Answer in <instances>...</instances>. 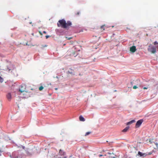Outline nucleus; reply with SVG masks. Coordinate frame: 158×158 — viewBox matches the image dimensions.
I'll use <instances>...</instances> for the list:
<instances>
[{
	"label": "nucleus",
	"mask_w": 158,
	"mask_h": 158,
	"mask_svg": "<svg viewBox=\"0 0 158 158\" xmlns=\"http://www.w3.org/2000/svg\"><path fill=\"white\" fill-rule=\"evenodd\" d=\"M3 81V80H0V82H2Z\"/></svg>",
	"instance_id": "nucleus-24"
},
{
	"label": "nucleus",
	"mask_w": 158,
	"mask_h": 158,
	"mask_svg": "<svg viewBox=\"0 0 158 158\" xmlns=\"http://www.w3.org/2000/svg\"><path fill=\"white\" fill-rule=\"evenodd\" d=\"M6 98L8 100L10 101L12 98L11 95L10 93H8L6 95Z\"/></svg>",
	"instance_id": "nucleus-6"
},
{
	"label": "nucleus",
	"mask_w": 158,
	"mask_h": 158,
	"mask_svg": "<svg viewBox=\"0 0 158 158\" xmlns=\"http://www.w3.org/2000/svg\"><path fill=\"white\" fill-rule=\"evenodd\" d=\"M105 26V25H102L101 27L100 28L101 29V30L102 31H103L105 30V29L104 28Z\"/></svg>",
	"instance_id": "nucleus-13"
},
{
	"label": "nucleus",
	"mask_w": 158,
	"mask_h": 158,
	"mask_svg": "<svg viewBox=\"0 0 158 158\" xmlns=\"http://www.w3.org/2000/svg\"><path fill=\"white\" fill-rule=\"evenodd\" d=\"M143 89H147V87H144L143 88Z\"/></svg>",
	"instance_id": "nucleus-26"
},
{
	"label": "nucleus",
	"mask_w": 158,
	"mask_h": 158,
	"mask_svg": "<svg viewBox=\"0 0 158 158\" xmlns=\"http://www.w3.org/2000/svg\"><path fill=\"white\" fill-rule=\"evenodd\" d=\"M148 50L149 52H150L154 54L156 53V49L155 46L149 45L148 46Z\"/></svg>",
	"instance_id": "nucleus-2"
},
{
	"label": "nucleus",
	"mask_w": 158,
	"mask_h": 158,
	"mask_svg": "<svg viewBox=\"0 0 158 158\" xmlns=\"http://www.w3.org/2000/svg\"><path fill=\"white\" fill-rule=\"evenodd\" d=\"M152 154L151 153H149L148 155H151Z\"/></svg>",
	"instance_id": "nucleus-30"
},
{
	"label": "nucleus",
	"mask_w": 158,
	"mask_h": 158,
	"mask_svg": "<svg viewBox=\"0 0 158 158\" xmlns=\"http://www.w3.org/2000/svg\"><path fill=\"white\" fill-rule=\"evenodd\" d=\"M47 46V45H42L41 46V48H43L45 47H46Z\"/></svg>",
	"instance_id": "nucleus-18"
},
{
	"label": "nucleus",
	"mask_w": 158,
	"mask_h": 158,
	"mask_svg": "<svg viewBox=\"0 0 158 158\" xmlns=\"http://www.w3.org/2000/svg\"><path fill=\"white\" fill-rule=\"evenodd\" d=\"M19 91L21 92V93L23 92L24 91H25V90H23L22 89H19Z\"/></svg>",
	"instance_id": "nucleus-20"
},
{
	"label": "nucleus",
	"mask_w": 158,
	"mask_h": 158,
	"mask_svg": "<svg viewBox=\"0 0 158 158\" xmlns=\"http://www.w3.org/2000/svg\"><path fill=\"white\" fill-rule=\"evenodd\" d=\"M68 74H71L72 75H74V70L71 69H69L67 72Z\"/></svg>",
	"instance_id": "nucleus-4"
},
{
	"label": "nucleus",
	"mask_w": 158,
	"mask_h": 158,
	"mask_svg": "<svg viewBox=\"0 0 158 158\" xmlns=\"http://www.w3.org/2000/svg\"><path fill=\"white\" fill-rule=\"evenodd\" d=\"M129 128V126L127 127L124 129L122 130V132H125L127 131Z\"/></svg>",
	"instance_id": "nucleus-11"
},
{
	"label": "nucleus",
	"mask_w": 158,
	"mask_h": 158,
	"mask_svg": "<svg viewBox=\"0 0 158 158\" xmlns=\"http://www.w3.org/2000/svg\"><path fill=\"white\" fill-rule=\"evenodd\" d=\"M135 120H132L131 121L127 122V125H128L131 124H132V123H135Z\"/></svg>",
	"instance_id": "nucleus-10"
},
{
	"label": "nucleus",
	"mask_w": 158,
	"mask_h": 158,
	"mask_svg": "<svg viewBox=\"0 0 158 158\" xmlns=\"http://www.w3.org/2000/svg\"><path fill=\"white\" fill-rule=\"evenodd\" d=\"M59 153L61 156L64 155L65 154V152L61 149L60 150Z\"/></svg>",
	"instance_id": "nucleus-9"
},
{
	"label": "nucleus",
	"mask_w": 158,
	"mask_h": 158,
	"mask_svg": "<svg viewBox=\"0 0 158 158\" xmlns=\"http://www.w3.org/2000/svg\"><path fill=\"white\" fill-rule=\"evenodd\" d=\"M55 90H57V89H58V88H55Z\"/></svg>",
	"instance_id": "nucleus-28"
},
{
	"label": "nucleus",
	"mask_w": 158,
	"mask_h": 158,
	"mask_svg": "<svg viewBox=\"0 0 158 158\" xmlns=\"http://www.w3.org/2000/svg\"><path fill=\"white\" fill-rule=\"evenodd\" d=\"M137 88V87L136 86V85H134L133 87V88L134 89H135Z\"/></svg>",
	"instance_id": "nucleus-21"
},
{
	"label": "nucleus",
	"mask_w": 158,
	"mask_h": 158,
	"mask_svg": "<svg viewBox=\"0 0 158 158\" xmlns=\"http://www.w3.org/2000/svg\"><path fill=\"white\" fill-rule=\"evenodd\" d=\"M99 156V157H101V156H103V155H99V156Z\"/></svg>",
	"instance_id": "nucleus-25"
},
{
	"label": "nucleus",
	"mask_w": 158,
	"mask_h": 158,
	"mask_svg": "<svg viewBox=\"0 0 158 158\" xmlns=\"http://www.w3.org/2000/svg\"><path fill=\"white\" fill-rule=\"evenodd\" d=\"M80 12H77V13H76L75 14L76 15H78L79 14Z\"/></svg>",
	"instance_id": "nucleus-22"
},
{
	"label": "nucleus",
	"mask_w": 158,
	"mask_h": 158,
	"mask_svg": "<svg viewBox=\"0 0 158 158\" xmlns=\"http://www.w3.org/2000/svg\"><path fill=\"white\" fill-rule=\"evenodd\" d=\"M138 155H139L140 156L144 157H145L147 154L146 153H142L140 152H139L138 153Z\"/></svg>",
	"instance_id": "nucleus-5"
},
{
	"label": "nucleus",
	"mask_w": 158,
	"mask_h": 158,
	"mask_svg": "<svg viewBox=\"0 0 158 158\" xmlns=\"http://www.w3.org/2000/svg\"><path fill=\"white\" fill-rule=\"evenodd\" d=\"M43 33H44V34H46V31H43Z\"/></svg>",
	"instance_id": "nucleus-27"
},
{
	"label": "nucleus",
	"mask_w": 158,
	"mask_h": 158,
	"mask_svg": "<svg viewBox=\"0 0 158 158\" xmlns=\"http://www.w3.org/2000/svg\"><path fill=\"white\" fill-rule=\"evenodd\" d=\"M45 37H46V38L47 39V38H48L49 37V35H46Z\"/></svg>",
	"instance_id": "nucleus-23"
},
{
	"label": "nucleus",
	"mask_w": 158,
	"mask_h": 158,
	"mask_svg": "<svg viewBox=\"0 0 158 158\" xmlns=\"http://www.w3.org/2000/svg\"><path fill=\"white\" fill-rule=\"evenodd\" d=\"M153 44L154 45H156V44H158V42H157L156 41L154 42L153 43Z\"/></svg>",
	"instance_id": "nucleus-16"
},
{
	"label": "nucleus",
	"mask_w": 158,
	"mask_h": 158,
	"mask_svg": "<svg viewBox=\"0 0 158 158\" xmlns=\"http://www.w3.org/2000/svg\"><path fill=\"white\" fill-rule=\"evenodd\" d=\"M155 144L156 146L157 149H158V143H156Z\"/></svg>",
	"instance_id": "nucleus-19"
},
{
	"label": "nucleus",
	"mask_w": 158,
	"mask_h": 158,
	"mask_svg": "<svg viewBox=\"0 0 158 158\" xmlns=\"http://www.w3.org/2000/svg\"><path fill=\"white\" fill-rule=\"evenodd\" d=\"M58 27L61 26L62 28H66L72 25L71 22L70 21H67L66 23L64 19L60 20L57 24Z\"/></svg>",
	"instance_id": "nucleus-1"
},
{
	"label": "nucleus",
	"mask_w": 158,
	"mask_h": 158,
	"mask_svg": "<svg viewBox=\"0 0 158 158\" xmlns=\"http://www.w3.org/2000/svg\"><path fill=\"white\" fill-rule=\"evenodd\" d=\"M66 38H67L68 40H70L73 38V37H66Z\"/></svg>",
	"instance_id": "nucleus-17"
},
{
	"label": "nucleus",
	"mask_w": 158,
	"mask_h": 158,
	"mask_svg": "<svg viewBox=\"0 0 158 158\" xmlns=\"http://www.w3.org/2000/svg\"><path fill=\"white\" fill-rule=\"evenodd\" d=\"M91 133V132H87L86 133H85V136H86L89 135Z\"/></svg>",
	"instance_id": "nucleus-14"
},
{
	"label": "nucleus",
	"mask_w": 158,
	"mask_h": 158,
	"mask_svg": "<svg viewBox=\"0 0 158 158\" xmlns=\"http://www.w3.org/2000/svg\"><path fill=\"white\" fill-rule=\"evenodd\" d=\"M130 51L132 52H134L136 51V47L134 46H133L130 48Z\"/></svg>",
	"instance_id": "nucleus-7"
},
{
	"label": "nucleus",
	"mask_w": 158,
	"mask_h": 158,
	"mask_svg": "<svg viewBox=\"0 0 158 158\" xmlns=\"http://www.w3.org/2000/svg\"><path fill=\"white\" fill-rule=\"evenodd\" d=\"M79 120L81 121H84L85 120L84 118L81 116L79 117Z\"/></svg>",
	"instance_id": "nucleus-12"
},
{
	"label": "nucleus",
	"mask_w": 158,
	"mask_h": 158,
	"mask_svg": "<svg viewBox=\"0 0 158 158\" xmlns=\"http://www.w3.org/2000/svg\"><path fill=\"white\" fill-rule=\"evenodd\" d=\"M108 157L106 158H115L114 156H113L114 154L113 153H108Z\"/></svg>",
	"instance_id": "nucleus-8"
},
{
	"label": "nucleus",
	"mask_w": 158,
	"mask_h": 158,
	"mask_svg": "<svg viewBox=\"0 0 158 158\" xmlns=\"http://www.w3.org/2000/svg\"><path fill=\"white\" fill-rule=\"evenodd\" d=\"M44 89V87L43 86H41L39 87V89L40 91Z\"/></svg>",
	"instance_id": "nucleus-15"
},
{
	"label": "nucleus",
	"mask_w": 158,
	"mask_h": 158,
	"mask_svg": "<svg viewBox=\"0 0 158 158\" xmlns=\"http://www.w3.org/2000/svg\"><path fill=\"white\" fill-rule=\"evenodd\" d=\"M39 33H40V34L41 35H42V33H41V32H40H40H39Z\"/></svg>",
	"instance_id": "nucleus-29"
},
{
	"label": "nucleus",
	"mask_w": 158,
	"mask_h": 158,
	"mask_svg": "<svg viewBox=\"0 0 158 158\" xmlns=\"http://www.w3.org/2000/svg\"><path fill=\"white\" fill-rule=\"evenodd\" d=\"M143 119H140L136 123L135 125V127L138 128L140 127L143 123Z\"/></svg>",
	"instance_id": "nucleus-3"
}]
</instances>
